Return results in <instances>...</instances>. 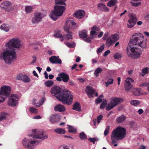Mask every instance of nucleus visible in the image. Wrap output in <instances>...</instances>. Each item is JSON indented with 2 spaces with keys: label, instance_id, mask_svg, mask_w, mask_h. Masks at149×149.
<instances>
[{
  "label": "nucleus",
  "instance_id": "f257e3e1",
  "mask_svg": "<svg viewBox=\"0 0 149 149\" xmlns=\"http://www.w3.org/2000/svg\"><path fill=\"white\" fill-rule=\"evenodd\" d=\"M6 50L0 53V60L4 61L6 64L10 65L17 58V54L14 48L19 49L22 46L21 41L17 38L11 39L7 43Z\"/></svg>",
  "mask_w": 149,
  "mask_h": 149
},
{
  "label": "nucleus",
  "instance_id": "f03ea898",
  "mask_svg": "<svg viewBox=\"0 0 149 149\" xmlns=\"http://www.w3.org/2000/svg\"><path fill=\"white\" fill-rule=\"evenodd\" d=\"M32 134L29 138H25L22 140V143L24 146L29 149H33L37 145L39 141L35 139L44 140L48 138V135L45 133L42 130H33Z\"/></svg>",
  "mask_w": 149,
  "mask_h": 149
},
{
  "label": "nucleus",
  "instance_id": "7ed1b4c3",
  "mask_svg": "<svg viewBox=\"0 0 149 149\" xmlns=\"http://www.w3.org/2000/svg\"><path fill=\"white\" fill-rule=\"evenodd\" d=\"M66 0H55L56 5L54 7V10L51 12L49 16L52 20L55 21L58 17L62 15L65 9V6H61L62 5H66L65 2Z\"/></svg>",
  "mask_w": 149,
  "mask_h": 149
},
{
  "label": "nucleus",
  "instance_id": "20e7f679",
  "mask_svg": "<svg viewBox=\"0 0 149 149\" xmlns=\"http://www.w3.org/2000/svg\"><path fill=\"white\" fill-rule=\"evenodd\" d=\"M126 135V130L121 127H118L113 130L111 136V139L113 143H114V146H116L117 145V141L123 139Z\"/></svg>",
  "mask_w": 149,
  "mask_h": 149
},
{
  "label": "nucleus",
  "instance_id": "39448f33",
  "mask_svg": "<svg viewBox=\"0 0 149 149\" xmlns=\"http://www.w3.org/2000/svg\"><path fill=\"white\" fill-rule=\"evenodd\" d=\"M130 43L138 45L142 48H144L146 46V40H144V36L142 34L136 33L132 35L129 45Z\"/></svg>",
  "mask_w": 149,
  "mask_h": 149
},
{
  "label": "nucleus",
  "instance_id": "423d86ee",
  "mask_svg": "<svg viewBox=\"0 0 149 149\" xmlns=\"http://www.w3.org/2000/svg\"><path fill=\"white\" fill-rule=\"evenodd\" d=\"M77 27V25L74 22V19L72 18L67 19L65 22L64 29L68 34L66 35L67 40L72 39V32L70 31L71 29H74Z\"/></svg>",
  "mask_w": 149,
  "mask_h": 149
},
{
  "label": "nucleus",
  "instance_id": "0eeeda50",
  "mask_svg": "<svg viewBox=\"0 0 149 149\" xmlns=\"http://www.w3.org/2000/svg\"><path fill=\"white\" fill-rule=\"evenodd\" d=\"M130 52L129 50L130 49L128 47L127 49V54L130 57L132 58H139L142 54L141 50L139 48L135 47H130Z\"/></svg>",
  "mask_w": 149,
  "mask_h": 149
},
{
  "label": "nucleus",
  "instance_id": "6e6552de",
  "mask_svg": "<svg viewBox=\"0 0 149 149\" xmlns=\"http://www.w3.org/2000/svg\"><path fill=\"white\" fill-rule=\"evenodd\" d=\"M10 87L7 86H3L0 89V102H4L10 93Z\"/></svg>",
  "mask_w": 149,
  "mask_h": 149
},
{
  "label": "nucleus",
  "instance_id": "1a4fd4ad",
  "mask_svg": "<svg viewBox=\"0 0 149 149\" xmlns=\"http://www.w3.org/2000/svg\"><path fill=\"white\" fill-rule=\"evenodd\" d=\"M60 99L59 101L65 102H72L73 100V96L70 94L69 91L67 89H64L63 94Z\"/></svg>",
  "mask_w": 149,
  "mask_h": 149
},
{
  "label": "nucleus",
  "instance_id": "9d476101",
  "mask_svg": "<svg viewBox=\"0 0 149 149\" xmlns=\"http://www.w3.org/2000/svg\"><path fill=\"white\" fill-rule=\"evenodd\" d=\"M64 90H62L57 86H53L51 89V93L59 100L61 99V97L62 94H63Z\"/></svg>",
  "mask_w": 149,
  "mask_h": 149
},
{
  "label": "nucleus",
  "instance_id": "9b49d317",
  "mask_svg": "<svg viewBox=\"0 0 149 149\" xmlns=\"http://www.w3.org/2000/svg\"><path fill=\"white\" fill-rule=\"evenodd\" d=\"M119 36L118 34H115L111 35L107 39L106 44L108 47L112 45L119 39Z\"/></svg>",
  "mask_w": 149,
  "mask_h": 149
},
{
  "label": "nucleus",
  "instance_id": "f8f14e48",
  "mask_svg": "<svg viewBox=\"0 0 149 149\" xmlns=\"http://www.w3.org/2000/svg\"><path fill=\"white\" fill-rule=\"evenodd\" d=\"M129 18L130 19L128 21L127 26L129 28H131L135 25L138 20V19L135 15L133 14H131Z\"/></svg>",
  "mask_w": 149,
  "mask_h": 149
},
{
  "label": "nucleus",
  "instance_id": "ddd939ff",
  "mask_svg": "<svg viewBox=\"0 0 149 149\" xmlns=\"http://www.w3.org/2000/svg\"><path fill=\"white\" fill-rule=\"evenodd\" d=\"M134 81L132 78L128 77L126 79L124 85L125 88L126 90L129 91L132 88V86L131 83Z\"/></svg>",
  "mask_w": 149,
  "mask_h": 149
},
{
  "label": "nucleus",
  "instance_id": "4468645a",
  "mask_svg": "<svg viewBox=\"0 0 149 149\" xmlns=\"http://www.w3.org/2000/svg\"><path fill=\"white\" fill-rule=\"evenodd\" d=\"M118 103H102L100 106V109H103L105 108L107 110H109L116 106Z\"/></svg>",
  "mask_w": 149,
  "mask_h": 149
},
{
  "label": "nucleus",
  "instance_id": "2eb2a0df",
  "mask_svg": "<svg viewBox=\"0 0 149 149\" xmlns=\"http://www.w3.org/2000/svg\"><path fill=\"white\" fill-rule=\"evenodd\" d=\"M100 30V28L96 25L94 26L91 29L90 36L91 38H94L97 37V32Z\"/></svg>",
  "mask_w": 149,
  "mask_h": 149
},
{
  "label": "nucleus",
  "instance_id": "dca6fc26",
  "mask_svg": "<svg viewBox=\"0 0 149 149\" xmlns=\"http://www.w3.org/2000/svg\"><path fill=\"white\" fill-rule=\"evenodd\" d=\"M49 60L52 64H61L62 63V61L61 59L59 58L58 56H52L49 58Z\"/></svg>",
  "mask_w": 149,
  "mask_h": 149
},
{
  "label": "nucleus",
  "instance_id": "f3484780",
  "mask_svg": "<svg viewBox=\"0 0 149 149\" xmlns=\"http://www.w3.org/2000/svg\"><path fill=\"white\" fill-rule=\"evenodd\" d=\"M60 118L61 116L59 115L52 114L49 117V121L52 123H55L59 121Z\"/></svg>",
  "mask_w": 149,
  "mask_h": 149
},
{
  "label": "nucleus",
  "instance_id": "a211bd4d",
  "mask_svg": "<svg viewBox=\"0 0 149 149\" xmlns=\"http://www.w3.org/2000/svg\"><path fill=\"white\" fill-rule=\"evenodd\" d=\"M85 91L88 97L90 98L93 97V95L95 93V90L92 87L89 86H87L86 87Z\"/></svg>",
  "mask_w": 149,
  "mask_h": 149
},
{
  "label": "nucleus",
  "instance_id": "6ab92c4d",
  "mask_svg": "<svg viewBox=\"0 0 149 149\" xmlns=\"http://www.w3.org/2000/svg\"><path fill=\"white\" fill-rule=\"evenodd\" d=\"M19 97L17 94H12L8 98V102H18Z\"/></svg>",
  "mask_w": 149,
  "mask_h": 149
},
{
  "label": "nucleus",
  "instance_id": "aec40b11",
  "mask_svg": "<svg viewBox=\"0 0 149 149\" xmlns=\"http://www.w3.org/2000/svg\"><path fill=\"white\" fill-rule=\"evenodd\" d=\"M85 13L83 10H80L75 12L74 16L79 19L82 18L85 15Z\"/></svg>",
  "mask_w": 149,
  "mask_h": 149
},
{
  "label": "nucleus",
  "instance_id": "412c9836",
  "mask_svg": "<svg viewBox=\"0 0 149 149\" xmlns=\"http://www.w3.org/2000/svg\"><path fill=\"white\" fill-rule=\"evenodd\" d=\"M58 76L61 78L63 81L65 83L67 82L69 79V77L67 74L61 72L58 74Z\"/></svg>",
  "mask_w": 149,
  "mask_h": 149
},
{
  "label": "nucleus",
  "instance_id": "4be33fe9",
  "mask_svg": "<svg viewBox=\"0 0 149 149\" xmlns=\"http://www.w3.org/2000/svg\"><path fill=\"white\" fill-rule=\"evenodd\" d=\"M97 7L99 9L101 10L104 12H108L109 11V9L103 3H99L97 5Z\"/></svg>",
  "mask_w": 149,
  "mask_h": 149
},
{
  "label": "nucleus",
  "instance_id": "5701e85b",
  "mask_svg": "<svg viewBox=\"0 0 149 149\" xmlns=\"http://www.w3.org/2000/svg\"><path fill=\"white\" fill-rule=\"evenodd\" d=\"M110 100V102H120L124 101L123 98L120 97H112Z\"/></svg>",
  "mask_w": 149,
  "mask_h": 149
},
{
  "label": "nucleus",
  "instance_id": "b1692460",
  "mask_svg": "<svg viewBox=\"0 0 149 149\" xmlns=\"http://www.w3.org/2000/svg\"><path fill=\"white\" fill-rule=\"evenodd\" d=\"M54 110L56 111H59V112L64 111L65 110L64 107L62 105L59 104L55 107Z\"/></svg>",
  "mask_w": 149,
  "mask_h": 149
},
{
  "label": "nucleus",
  "instance_id": "393cba45",
  "mask_svg": "<svg viewBox=\"0 0 149 149\" xmlns=\"http://www.w3.org/2000/svg\"><path fill=\"white\" fill-rule=\"evenodd\" d=\"M11 3L9 1H5L2 3L1 4V7L2 8L6 9L10 7Z\"/></svg>",
  "mask_w": 149,
  "mask_h": 149
},
{
  "label": "nucleus",
  "instance_id": "a878e982",
  "mask_svg": "<svg viewBox=\"0 0 149 149\" xmlns=\"http://www.w3.org/2000/svg\"><path fill=\"white\" fill-rule=\"evenodd\" d=\"M104 98V95H100L99 97H98V98L96 99V102H107V100L105 99H102Z\"/></svg>",
  "mask_w": 149,
  "mask_h": 149
},
{
  "label": "nucleus",
  "instance_id": "bb28decb",
  "mask_svg": "<svg viewBox=\"0 0 149 149\" xmlns=\"http://www.w3.org/2000/svg\"><path fill=\"white\" fill-rule=\"evenodd\" d=\"M72 109L73 110L77 111H81V106L79 103H75L72 108Z\"/></svg>",
  "mask_w": 149,
  "mask_h": 149
},
{
  "label": "nucleus",
  "instance_id": "cd10ccee",
  "mask_svg": "<svg viewBox=\"0 0 149 149\" xmlns=\"http://www.w3.org/2000/svg\"><path fill=\"white\" fill-rule=\"evenodd\" d=\"M118 2L117 0H111L107 3V5L109 7H112L116 6Z\"/></svg>",
  "mask_w": 149,
  "mask_h": 149
},
{
  "label": "nucleus",
  "instance_id": "c85d7f7f",
  "mask_svg": "<svg viewBox=\"0 0 149 149\" xmlns=\"http://www.w3.org/2000/svg\"><path fill=\"white\" fill-rule=\"evenodd\" d=\"M0 29L6 32L8 31L9 30L8 25L5 24H3L1 26Z\"/></svg>",
  "mask_w": 149,
  "mask_h": 149
},
{
  "label": "nucleus",
  "instance_id": "c756f323",
  "mask_svg": "<svg viewBox=\"0 0 149 149\" xmlns=\"http://www.w3.org/2000/svg\"><path fill=\"white\" fill-rule=\"evenodd\" d=\"M133 93L134 95L136 96L141 95L142 93L141 89L138 88H135L133 89Z\"/></svg>",
  "mask_w": 149,
  "mask_h": 149
},
{
  "label": "nucleus",
  "instance_id": "7c9ffc66",
  "mask_svg": "<svg viewBox=\"0 0 149 149\" xmlns=\"http://www.w3.org/2000/svg\"><path fill=\"white\" fill-rule=\"evenodd\" d=\"M79 37L83 39L87 37V31L86 30L79 31Z\"/></svg>",
  "mask_w": 149,
  "mask_h": 149
},
{
  "label": "nucleus",
  "instance_id": "2f4dec72",
  "mask_svg": "<svg viewBox=\"0 0 149 149\" xmlns=\"http://www.w3.org/2000/svg\"><path fill=\"white\" fill-rule=\"evenodd\" d=\"M126 119V117L124 115H122L120 116L117 117L116 120L118 123H121L124 121Z\"/></svg>",
  "mask_w": 149,
  "mask_h": 149
},
{
  "label": "nucleus",
  "instance_id": "473e14b6",
  "mask_svg": "<svg viewBox=\"0 0 149 149\" xmlns=\"http://www.w3.org/2000/svg\"><path fill=\"white\" fill-rule=\"evenodd\" d=\"M103 71V69L100 68H98L95 70L94 75L95 77H97L99 76V74Z\"/></svg>",
  "mask_w": 149,
  "mask_h": 149
},
{
  "label": "nucleus",
  "instance_id": "72a5a7b5",
  "mask_svg": "<svg viewBox=\"0 0 149 149\" xmlns=\"http://www.w3.org/2000/svg\"><path fill=\"white\" fill-rule=\"evenodd\" d=\"M54 131L56 133L60 134H64L65 132L64 130L61 128L55 129L54 130Z\"/></svg>",
  "mask_w": 149,
  "mask_h": 149
},
{
  "label": "nucleus",
  "instance_id": "f704fd0d",
  "mask_svg": "<svg viewBox=\"0 0 149 149\" xmlns=\"http://www.w3.org/2000/svg\"><path fill=\"white\" fill-rule=\"evenodd\" d=\"M45 15L43 13L40 12H36L34 13V16L39 18L40 20Z\"/></svg>",
  "mask_w": 149,
  "mask_h": 149
},
{
  "label": "nucleus",
  "instance_id": "c9c22d12",
  "mask_svg": "<svg viewBox=\"0 0 149 149\" xmlns=\"http://www.w3.org/2000/svg\"><path fill=\"white\" fill-rule=\"evenodd\" d=\"M149 68L147 67L144 68L142 70V72L140 73L142 76H144L145 74L148 73L149 71Z\"/></svg>",
  "mask_w": 149,
  "mask_h": 149
},
{
  "label": "nucleus",
  "instance_id": "e433bc0d",
  "mask_svg": "<svg viewBox=\"0 0 149 149\" xmlns=\"http://www.w3.org/2000/svg\"><path fill=\"white\" fill-rule=\"evenodd\" d=\"M68 126V132L70 133H74L77 131L76 129L73 127L67 125Z\"/></svg>",
  "mask_w": 149,
  "mask_h": 149
},
{
  "label": "nucleus",
  "instance_id": "4c0bfd02",
  "mask_svg": "<svg viewBox=\"0 0 149 149\" xmlns=\"http://www.w3.org/2000/svg\"><path fill=\"white\" fill-rule=\"evenodd\" d=\"M22 81L25 83H27L29 82L31 79L28 77L26 75H24Z\"/></svg>",
  "mask_w": 149,
  "mask_h": 149
},
{
  "label": "nucleus",
  "instance_id": "58836bf2",
  "mask_svg": "<svg viewBox=\"0 0 149 149\" xmlns=\"http://www.w3.org/2000/svg\"><path fill=\"white\" fill-rule=\"evenodd\" d=\"M45 84L46 86L50 87L54 84V82L51 80H48L45 81Z\"/></svg>",
  "mask_w": 149,
  "mask_h": 149
},
{
  "label": "nucleus",
  "instance_id": "ea45409f",
  "mask_svg": "<svg viewBox=\"0 0 149 149\" xmlns=\"http://www.w3.org/2000/svg\"><path fill=\"white\" fill-rule=\"evenodd\" d=\"M41 20L39 19V18H37L36 16H34L32 19V22L33 24H37Z\"/></svg>",
  "mask_w": 149,
  "mask_h": 149
},
{
  "label": "nucleus",
  "instance_id": "a19ab883",
  "mask_svg": "<svg viewBox=\"0 0 149 149\" xmlns=\"http://www.w3.org/2000/svg\"><path fill=\"white\" fill-rule=\"evenodd\" d=\"M80 139L81 140H84L87 138V136L83 132L81 133L79 135Z\"/></svg>",
  "mask_w": 149,
  "mask_h": 149
},
{
  "label": "nucleus",
  "instance_id": "79ce46f5",
  "mask_svg": "<svg viewBox=\"0 0 149 149\" xmlns=\"http://www.w3.org/2000/svg\"><path fill=\"white\" fill-rule=\"evenodd\" d=\"M88 140L90 142H92L93 144H94L95 143V141H98L99 139L96 137L93 138L90 137L88 139Z\"/></svg>",
  "mask_w": 149,
  "mask_h": 149
},
{
  "label": "nucleus",
  "instance_id": "37998d69",
  "mask_svg": "<svg viewBox=\"0 0 149 149\" xmlns=\"http://www.w3.org/2000/svg\"><path fill=\"white\" fill-rule=\"evenodd\" d=\"M113 81V79L111 78L109 79L108 81L105 83L106 86L108 87L109 85L112 84Z\"/></svg>",
  "mask_w": 149,
  "mask_h": 149
},
{
  "label": "nucleus",
  "instance_id": "c03bdc74",
  "mask_svg": "<svg viewBox=\"0 0 149 149\" xmlns=\"http://www.w3.org/2000/svg\"><path fill=\"white\" fill-rule=\"evenodd\" d=\"M122 55L120 53H116L113 56L115 59H118L122 57Z\"/></svg>",
  "mask_w": 149,
  "mask_h": 149
},
{
  "label": "nucleus",
  "instance_id": "a18cd8bd",
  "mask_svg": "<svg viewBox=\"0 0 149 149\" xmlns=\"http://www.w3.org/2000/svg\"><path fill=\"white\" fill-rule=\"evenodd\" d=\"M104 45H102L100 47L97 49V54H98L102 52L104 49Z\"/></svg>",
  "mask_w": 149,
  "mask_h": 149
},
{
  "label": "nucleus",
  "instance_id": "49530a36",
  "mask_svg": "<svg viewBox=\"0 0 149 149\" xmlns=\"http://www.w3.org/2000/svg\"><path fill=\"white\" fill-rule=\"evenodd\" d=\"M110 129V126H107L104 132V135L106 136L109 133V131Z\"/></svg>",
  "mask_w": 149,
  "mask_h": 149
},
{
  "label": "nucleus",
  "instance_id": "de8ad7c7",
  "mask_svg": "<svg viewBox=\"0 0 149 149\" xmlns=\"http://www.w3.org/2000/svg\"><path fill=\"white\" fill-rule=\"evenodd\" d=\"M32 9V8L30 6H26L25 7V11L27 13L31 12Z\"/></svg>",
  "mask_w": 149,
  "mask_h": 149
},
{
  "label": "nucleus",
  "instance_id": "09e8293b",
  "mask_svg": "<svg viewBox=\"0 0 149 149\" xmlns=\"http://www.w3.org/2000/svg\"><path fill=\"white\" fill-rule=\"evenodd\" d=\"M6 114L5 113H1L0 116V121L5 119L6 118Z\"/></svg>",
  "mask_w": 149,
  "mask_h": 149
},
{
  "label": "nucleus",
  "instance_id": "8fccbe9b",
  "mask_svg": "<svg viewBox=\"0 0 149 149\" xmlns=\"http://www.w3.org/2000/svg\"><path fill=\"white\" fill-rule=\"evenodd\" d=\"M23 74H18L16 77V79L17 80H22Z\"/></svg>",
  "mask_w": 149,
  "mask_h": 149
},
{
  "label": "nucleus",
  "instance_id": "3c124183",
  "mask_svg": "<svg viewBox=\"0 0 149 149\" xmlns=\"http://www.w3.org/2000/svg\"><path fill=\"white\" fill-rule=\"evenodd\" d=\"M66 45L69 47H74L75 46V44L74 43L72 44L68 43H66Z\"/></svg>",
  "mask_w": 149,
  "mask_h": 149
},
{
  "label": "nucleus",
  "instance_id": "603ef678",
  "mask_svg": "<svg viewBox=\"0 0 149 149\" xmlns=\"http://www.w3.org/2000/svg\"><path fill=\"white\" fill-rule=\"evenodd\" d=\"M30 111L32 113H36L38 112L37 110L33 107L30 108Z\"/></svg>",
  "mask_w": 149,
  "mask_h": 149
},
{
  "label": "nucleus",
  "instance_id": "864d4df0",
  "mask_svg": "<svg viewBox=\"0 0 149 149\" xmlns=\"http://www.w3.org/2000/svg\"><path fill=\"white\" fill-rule=\"evenodd\" d=\"M68 84L69 86H75V84L74 82L71 80H69L68 82Z\"/></svg>",
  "mask_w": 149,
  "mask_h": 149
},
{
  "label": "nucleus",
  "instance_id": "5fc2aeb1",
  "mask_svg": "<svg viewBox=\"0 0 149 149\" xmlns=\"http://www.w3.org/2000/svg\"><path fill=\"white\" fill-rule=\"evenodd\" d=\"M133 6L137 7L141 4V2L134 3L131 1L130 2Z\"/></svg>",
  "mask_w": 149,
  "mask_h": 149
},
{
  "label": "nucleus",
  "instance_id": "6e6d98bb",
  "mask_svg": "<svg viewBox=\"0 0 149 149\" xmlns=\"http://www.w3.org/2000/svg\"><path fill=\"white\" fill-rule=\"evenodd\" d=\"M102 115H100L98 116L97 118V123H99L100 122V120L102 119Z\"/></svg>",
  "mask_w": 149,
  "mask_h": 149
},
{
  "label": "nucleus",
  "instance_id": "4d7b16f0",
  "mask_svg": "<svg viewBox=\"0 0 149 149\" xmlns=\"http://www.w3.org/2000/svg\"><path fill=\"white\" fill-rule=\"evenodd\" d=\"M54 36L56 38H58L61 37L62 36V35L60 33H58L54 34Z\"/></svg>",
  "mask_w": 149,
  "mask_h": 149
},
{
  "label": "nucleus",
  "instance_id": "13d9d810",
  "mask_svg": "<svg viewBox=\"0 0 149 149\" xmlns=\"http://www.w3.org/2000/svg\"><path fill=\"white\" fill-rule=\"evenodd\" d=\"M93 38H91V37H88L87 38H86L85 39H84V40L86 42H90L91 40L93 39Z\"/></svg>",
  "mask_w": 149,
  "mask_h": 149
},
{
  "label": "nucleus",
  "instance_id": "bf43d9fd",
  "mask_svg": "<svg viewBox=\"0 0 149 149\" xmlns=\"http://www.w3.org/2000/svg\"><path fill=\"white\" fill-rule=\"evenodd\" d=\"M59 149H70L69 147L67 146L63 145L60 147Z\"/></svg>",
  "mask_w": 149,
  "mask_h": 149
},
{
  "label": "nucleus",
  "instance_id": "052dcab7",
  "mask_svg": "<svg viewBox=\"0 0 149 149\" xmlns=\"http://www.w3.org/2000/svg\"><path fill=\"white\" fill-rule=\"evenodd\" d=\"M33 104L36 107H39L42 105L43 103H33Z\"/></svg>",
  "mask_w": 149,
  "mask_h": 149
},
{
  "label": "nucleus",
  "instance_id": "680f3d73",
  "mask_svg": "<svg viewBox=\"0 0 149 149\" xmlns=\"http://www.w3.org/2000/svg\"><path fill=\"white\" fill-rule=\"evenodd\" d=\"M110 52V51L109 50H108L105 51L103 54V56H106L107 55H108L109 54Z\"/></svg>",
  "mask_w": 149,
  "mask_h": 149
},
{
  "label": "nucleus",
  "instance_id": "e2e57ef3",
  "mask_svg": "<svg viewBox=\"0 0 149 149\" xmlns=\"http://www.w3.org/2000/svg\"><path fill=\"white\" fill-rule=\"evenodd\" d=\"M109 34L108 33H106L104 35V36L103 37V39L104 40H105L108 37Z\"/></svg>",
  "mask_w": 149,
  "mask_h": 149
},
{
  "label": "nucleus",
  "instance_id": "0e129e2a",
  "mask_svg": "<svg viewBox=\"0 0 149 149\" xmlns=\"http://www.w3.org/2000/svg\"><path fill=\"white\" fill-rule=\"evenodd\" d=\"M8 104L9 106L14 107L17 105V103H8Z\"/></svg>",
  "mask_w": 149,
  "mask_h": 149
},
{
  "label": "nucleus",
  "instance_id": "69168bd1",
  "mask_svg": "<svg viewBox=\"0 0 149 149\" xmlns=\"http://www.w3.org/2000/svg\"><path fill=\"white\" fill-rule=\"evenodd\" d=\"M148 84L146 82H144L143 83H142L140 84V86H146L147 87V85H148Z\"/></svg>",
  "mask_w": 149,
  "mask_h": 149
},
{
  "label": "nucleus",
  "instance_id": "338daca9",
  "mask_svg": "<svg viewBox=\"0 0 149 149\" xmlns=\"http://www.w3.org/2000/svg\"><path fill=\"white\" fill-rule=\"evenodd\" d=\"M33 119H41L42 118H41V117L40 116H37L33 117Z\"/></svg>",
  "mask_w": 149,
  "mask_h": 149
},
{
  "label": "nucleus",
  "instance_id": "774afa93",
  "mask_svg": "<svg viewBox=\"0 0 149 149\" xmlns=\"http://www.w3.org/2000/svg\"><path fill=\"white\" fill-rule=\"evenodd\" d=\"M44 74L45 75V78L46 79H47L48 78V74L46 71L44 72Z\"/></svg>",
  "mask_w": 149,
  "mask_h": 149
}]
</instances>
